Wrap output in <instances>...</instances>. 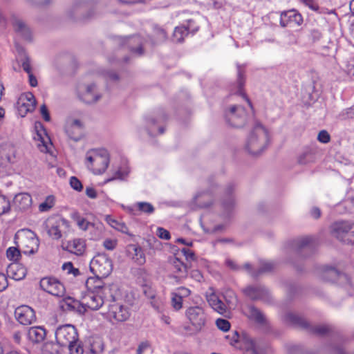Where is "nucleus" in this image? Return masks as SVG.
Wrapping results in <instances>:
<instances>
[{
  "mask_svg": "<svg viewBox=\"0 0 354 354\" xmlns=\"http://www.w3.org/2000/svg\"><path fill=\"white\" fill-rule=\"evenodd\" d=\"M269 141V133L267 129L257 122L246 139L245 148L250 154L258 156L267 148Z\"/></svg>",
  "mask_w": 354,
  "mask_h": 354,
  "instance_id": "obj_1",
  "label": "nucleus"
},
{
  "mask_svg": "<svg viewBox=\"0 0 354 354\" xmlns=\"http://www.w3.org/2000/svg\"><path fill=\"white\" fill-rule=\"evenodd\" d=\"M85 164L93 174H101L109 166V154L105 149H92L86 154Z\"/></svg>",
  "mask_w": 354,
  "mask_h": 354,
  "instance_id": "obj_2",
  "label": "nucleus"
},
{
  "mask_svg": "<svg viewBox=\"0 0 354 354\" xmlns=\"http://www.w3.org/2000/svg\"><path fill=\"white\" fill-rule=\"evenodd\" d=\"M107 308V311L104 313V315L113 324L126 322L131 317L130 308L126 305L117 302L113 296L111 301H109Z\"/></svg>",
  "mask_w": 354,
  "mask_h": 354,
  "instance_id": "obj_3",
  "label": "nucleus"
},
{
  "mask_svg": "<svg viewBox=\"0 0 354 354\" xmlns=\"http://www.w3.org/2000/svg\"><path fill=\"white\" fill-rule=\"evenodd\" d=\"M113 299L110 287L102 288L100 292H91L84 298L82 304L85 308L92 310H98L103 304H108Z\"/></svg>",
  "mask_w": 354,
  "mask_h": 354,
  "instance_id": "obj_4",
  "label": "nucleus"
},
{
  "mask_svg": "<svg viewBox=\"0 0 354 354\" xmlns=\"http://www.w3.org/2000/svg\"><path fill=\"white\" fill-rule=\"evenodd\" d=\"M223 297L225 302L215 293H212L207 297L209 305L214 310L221 315L227 313L229 309L234 308L237 301L236 297L232 291L227 292Z\"/></svg>",
  "mask_w": 354,
  "mask_h": 354,
  "instance_id": "obj_5",
  "label": "nucleus"
},
{
  "mask_svg": "<svg viewBox=\"0 0 354 354\" xmlns=\"http://www.w3.org/2000/svg\"><path fill=\"white\" fill-rule=\"evenodd\" d=\"M90 270L97 277H106L112 272V261L105 253L97 254L91 261Z\"/></svg>",
  "mask_w": 354,
  "mask_h": 354,
  "instance_id": "obj_6",
  "label": "nucleus"
},
{
  "mask_svg": "<svg viewBox=\"0 0 354 354\" xmlns=\"http://www.w3.org/2000/svg\"><path fill=\"white\" fill-rule=\"evenodd\" d=\"M19 247H21L23 252L26 254L35 253L39 245V241L36 234L31 230L24 229L16 234Z\"/></svg>",
  "mask_w": 354,
  "mask_h": 354,
  "instance_id": "obj_7",
  "label": "nucleus"
},
{
  "mask_svg": "<svg viewBox=\"0 0 354 354\" xmlns=\"http://www.w3.org/2000/svg\"><path fill=\"white\" fill-rule=\"evenodd\" d=\"M185 317L196 332H200L206 325L207 315L202 306H192L185 310Z\"/></svg>",
  "mask_w": 354,
  "mask_h": 354,
  "instance_id": "obj_8",
  "label": "nucleus"
},
{
  "mask_svg": "<svg viewBox=\"0 0 354 354\" xmlns=\"http://www.w3.org/2000/svg\"><path fill=\"white\" fill-rule=\"evenodd\" d=\"M68 227V221L58 216L48 217L42 224V228L55 240L61 239L63 229Z\"/></svg>",
  "mask_w": 354,
  "mask_h": 354,
  "instance_id": "obj_9",
  "label": "nucleus"
},
{
  "mask_svg": "<svg viewBox=\"0 0 354 354\" xmlns=\"http://www.w3.org/2000/svg\"><path fill=\"white\" fill-rule=\"evenodd\" d=\"M55 338L61 346H66L77 340V332L71 324L59 326L55 330Z\"/></svg>",
  "mask_w": 354,
  "mask_h": 354,
  "instance_id": "obj_10",
  "label": "nucleus"
},
{
  "mask_svg": "<svg viewBox=\"0 0 354 354\" xmlns=\"http://www.w3.org/2000/svg\"><path fill=\"white\" fill-rule=\"evenodd\" d=\"M225 116L227 122L232 127L239 128L246 123V112L240 105H232L225 111Z\"/></svg>",
  "mask_w": 354,
  "mask_h": 354,
  "instance_id": "obj_11",
  "label": "nucleus"
},
{
  "mask_svg": "<svg viewBox=\"0 0 354 354\" xmlns=\"http://www.w3.org/2000/svg\"><path fill=\"white\" fill-rule=\"evenodd\" d=\"M77 95L81 101L88 104L96 103L102 97V93L95 83L80 86Z\"/></svg>",
  "mask_w": 354,
  "mask_h": 354,
  "instance_id": "obj_12",
  "label": "nucleus"
},
{
  "mask_svg": "<svg viewBox=\"0 0 354 354\" xmlns=\"http://www.w3.org/2000/svg\"><path fill=\"white\" fill-rule=\"evenodd\" d=\"M39 286L43 290L55 297H62L66 292L64 284L55 277L42 278Z\"/></svg>",
  "mask_w": 354,
  "mask_h": 354,
  "instance_id": "obj_13",
  "label": "nucleus"
},
{
  "mask_svg": "<svg viewBox=\"0 0 354 354\" xmlns=\"http://www.w3.org/2000/svg\"><path fill=\"white\" fill-rule=\"evenodd\" d=\"M84 124L78 119L68 118L65 125L67 136L75 141L80 140L83 136Z\"/></svg>",
  "mask_w": 354,
  "mask_h": 354,
  "instance_id": "obj_14",
  "label": "nucleus"
},
{
  "mask_svg": "<svg viewBox=\"0 0 354 354\" xmlns=\"http://www.w3.org/2000/svg\"><path fill=\"white\" fill-rule=\"evenodd\" d=\"M16 319L22 325L27 326L34 323L36 316L34 310L28 306H21L15 310Z\"/></svg>",
  "mask_w": 354,
  "mask_h": 354,
  "instance_id": "obj_15",
  "label": "nucleus"
},
{
  "mask_svg": "<svg viewBox=\"0 0 354 354\" xmlns=\"http://www.w3.org/2000/svg\"><path fill=\"white\" fill-rule=\"evenodd\" d=\"M17 104L19 111L24 116L28 112L35 110L36 100L32 93H26L20 95Z\"/></svg>",
  "mask_w": 354,
  "mask_h": 354,
  "instance_id": "obj_16",
  "label": "nucleus"
},
{
  "mask_svg": "<svg viewBox=\"0 0 354 354\" xmlns=\"http://www.w3.org/2000/svg\"><path fill=\"white\" fill-rule=\"evenodd\" d=\"M17 150L14 145L10 142L0 146V165L6 166L12 164L16 160Z\"/></svg>",
  "mask_w": 354,
  "mask_h": 354,
  "instance_id": "obj_17",
  "label": "nucleus"
},
{
  "mask_svg": "<svg viewBox=\"0 0 354 354\" xmlns=\"http://www.w3.org/2000/svg\"><path fill=\"white\" fill-rule=\"evenodd\" d=\"M302 22V16L294 10L284 12L281 15L280 24L283 27L299 26Z\"/></svg>",
  "mask_w": 354,
  "mask_h": 354,
  "instance_id": "obj_18",
  "label": "nucleus"
},
{
  "mask_svg": "<svg viewBox=\"0 0 354 354\" xmlns=\"http://www.w3.org/2000/svg\"><path fill=\"white\" fill-rule=\"evenodd\" d=\"M349 225L350 223L347 221H339L333 223L330 227L331 234L339 241L346 243Z\"/></svg>",
  "mask_w": 354,
  "mask_h": 354,
  "instance_id": "obj_19",
  "label": "nucleus"
},
{
  "mask_svg": "<svg viewBox=\"0 0 354 354\" xmlns=\"http://www.w3.org/2000/svg\"><path fill=\"white\" fill-rule=\"evenodd\" d=\"M245 294L251 299L266 300L269 297L268 290L261 286H249L244 290Z\"/></svg>",
  "mask_w": 354,
  "mask_h": 354,
  "instance_id": "obj_20",
  "label": "nucleus"
},
{
  "mask_svg": "<svg viewBox=\"0 0 354 354\" xmlns=\"http://www.w3.org/2000/svg\"><path fill=\"white\" fill-rule=\"evenodd\" d=\"M234 189V185H230L225 192V198L221 202V206L223 209V216H228L232 212L235 202L232 196V191Z\"/></svg>",
  "mask_w": 354,
  "mask_h": 354,
  "instance_id": "obj_21",
  "label": "nucleus"
},
{
  "mask_svg": "<svg viewBox=\"0 0 354 354\" xmlns=\"http://www.w3.org/2000/svg\"><path fill=\"white\" fill-rule=\"evenodd\" d=\"M12 26L15 30L25 40L30 41L32 39V33L29 27L21 19L15 17L12 20Z\"/></svg>",
  "mask_w": 354,
  "mask_h": 354,
  "instance_id": "obj_22",
  "label": "nucleus"
},
{
  "mask_svg": "<svg viewBox=\"0 0 354 354\" xmlns=\"http://www.w3.org/2000/svg\"><path fill=\"white\" fill-rule=\"evenodd\" d=\"M127 253L137 264L142 265L145 263V256L140 246L136 244H129L127 247Z\"/></svg>",
  "mask_w": 354,
  "mask_h": 354,
  "instance_id": "obj_23",
  "label": "nucleus"
},
{
  "mask_svg": "<svg viewBox=\"0 0 354 354\" xmlns=\"http://www.w3.org/2000/svg\"><path fill=\"white\" fill-rule=\"evenodd\" d=\"M31 205L32 197L28 193H19L14 198L13 205L18 210H26L31 207Z\"/></svg>",
  "mask_w": 354,
  "mask_h": 354,
  "instance_id": "obj_24",
  "label": "nucleus"
},
{
  "mask_svg": "<svg viewBox=\"0 0 354 354\" xmlns=\"http://www.w3.org/2000/svg\"><path fill=\"white\" fill-rule=\"evenodd\" d=\"M122 44L128 45V47L129 48L131 52L136 53L139 55H142L143 43L140 36L137 35L133 37H124L122 38Z\"/></svg>",
  "mask_w": 354,
  "mask_h": 354,
  "instance_id": "obj_25",
  "label": "nucleus"
},
{
  "mask_svg": "<svg viewBox=\"0 0 354 354\" xmlns=\"http://www.w3.org/2000/svg\"><path fill=\"white\" fill-rule=\"evenodd\" d=\"M66 250L77 256L82 255L86 250V243L82 239H74L67 242Z\"/></svg>",
  "mask_w": 354,
  "mask_h": 354,
  "instance_id": "obj_26",
  "label": "nucleus"
},
{
  "mask_svg": "<svg viewBox=\"0 0 354 354\" xmlns=\"http://www.w3.org/2000/svg\"><path fill=\"white\" fill-rule=\"evenodd\" d=\"M245 84V76H244V71L241 68V67L238 65L237 66V87L236 90L234 92V95H237L241 97L243 100H245L248 105L252 109V103L250 100L247 97L245 93L243 92V87Z\"/></svg>",
  "mask_w": 354,
  "mask_h": 354,
  "instance_id": "obj_27",
  "label": "nucleus"
},
{
  "mask_svg": "<svg viewBox=\"0 0 354 354\" xmlns=\"http://www.w3.org/2000/svg\"><path fill=\"white\" fill-rule=\"evenodd\" d=\"M313 239L311 237H302L296 239L292 243V252L297 254L302 250L311 248Z\"/></svg>",
  "mask_w": 354,
  "mask_h": 354,
  "instance_id": "obj_28",
  "label": "nucleus"
},
{
  "mask_svg": "<svg viewBox=\"0 0 354 354\" xmlns=\"http://www.w3.org/2000/svg\"><path fill=\"white\" fill-rule=\"evenodd\" d=\"M317 151L314 148L306 147L298 156V162L300 165H307L315 161Z\"/></svg>",
  "mask_w": 354,
  "mask_h": 354,
  "instance_id": "obj_29",
  "label": "nucleus"
},
{
  "mask_svg": "<svg viewBox=\"0 0 354 354\" xmlns=\"http://www.w3.org/2000/svg\"><path fill=\"white\" fill-rule=\"evenodd\" d=\"M130 172L129 167L126 161H123L120 167L113 171V176L106 180V183L114 180H124Z\"/></svg>",
  "mask_w": 354,
  "mask_h": 354,
  "instance_id": "obj_30",
  "label": "nucleus"
},
{
  "mask_svg": "<svg viewBox=\"0 0 354 354\" xmlns=\"http://www.w3.org/2000/svg\"><path fill=\"white\" fill-rule=\"evenodd\" d=\"M244 354H262L261 349L251 337H244L242 340V348Z\"/></svg>",
  "mask_w": 354,
  "mask_h": 354,
  "instance_id": "obj_31",
  "label": "nucleus"
},
{
  "mask_svg": "<svg viewBox=\"0 0 354 354\" xmlns=\"http://www.w3.org/2000/svg\"><path fill=\"white\" fill-rule=\"evenodd\" d=\"M197 31V26H194V28H191L190 26L188 27H185V26H178L174 31V39L176 42H182L184 40L185 37L187 36L189 32L194 34Z\"/></svg>",
  "mask_w": 354,
  "mask_h": 354,
  "instance_id": "obj_32",
  "label": "nucleus"
},
{
  "mask_svg": "<svg viewBox=\"0 0 354 354\" xmlns=\"http://www.w3.org/2000/svg\"><path fill=\"white\" fill-rule=\"evenodd\" d=\"M7 272L8 274L16 281L21 280L26 276L25 268L16 263H12L9 265Z\"/></svg>",
  "mask_w": 354,
  "mask_h": 354,
  "instance_id": "obj_33",
  "label": "nucleus"
},
{
  "mask_svg": "<svg viewBox=\"0 0 354 354\" xmlns=\"http://www.w3.org/2000/svg\"><path fill=\"white\" fill-rule=\"evenodd\" d=\"M28 338L34 343L41 342L45 336V329L41 327H31L28 331Z\"/></svg>",
  "mask_w": 354,
  "mask_h": 354,
  "instance_id": "obj_34",
  "label": "nucleus"
},
{
  "mask_svg": "<svg viewBox=\"0 0 354 354\" xmlns=\"http://www.w3.org/2000/svg\"><path fill=\"white\" fill-rule=\"evenodd\" d=\"M88 231V236L91 240L99 241L104 236V227L101 223H93Z\"/></svg>",
  "mask_w": 354,
  "mask_h": 354,
  "instance_id": "obj_35",
  "label": "nucleus"
},
{
  "mask_svg": "<svg viewBox=\"0 0 354 354\" xmlns=\"http://www.w3.org/2000/svg\"><path fill=\"white\" fill-rule=\"evenodd\" d=\"M339 275V272L333 267L323 268L320 277L326 281H335Z\"/></svg>",
  "mask_w": 354,
  "mask_h": 354,
  "instance_id": "obj_36",
  "label": "nucleus"
},
{
  "mask_svg": "<svg viewBox=\"0 0 354 354\" xmlns=\"http://www.w3.org/2000/svg\"><path fill=\"white\" fill-rule=\"evenodd\" d=\"M106 222L115 230L120 231L124 234H130L128 227L124 222L118 221L109 215L105 216Z\"/></svg>",
  "mask_w": 354,
  "mask_h": 354,
  "instance_id": "obj_37",
  "label": "nucleus"
},
{
  "mask_svg": "<svg viewBox=\"0 0 354 354\" xmlns=\"http://www.w3.org/2000/svg\"><path fill=\"white\" fill-rule=\"evenodd\" d=\"M246 337L250 336L245 333L240 335L237 331H234L232 334L226 335L225 338L228 340L230 345L241 349L242 348V340Z\"/></svg>",
  "mask_w": 354,
  "mask_h": 354,
  "instance_id": "obj_38",
  "label": "nucleus"
},
{
  "mask_svg": "<svg viewBox=\"0 0 354 354\" xmlns=\"http://www.w3.org/2000/svg\"><path fill=\"white\" fill-rule=\"evenodd\" d=\"M102 277L89 278L87 279L86 286L91 292H100L102 288L109 287L104 286L102 281L100 279Z\"/></svg>",
  "mask_w": 354,
  "mask_h": 354,
  "instance_id": "obj_39",
  "label": "nucleus"
},
{
  "mask_svg": "<svg viewBox=\"0 0 354 354\" xmlns=\"http://www.w3.org/2000/svg\"><path fill=\"white\" fill-rule=\"evenodd\" d=\"M211 196L207 192H203L197 194L194 198V203L200 207H207L210 205Z\"/></svg>",
  "mask_w": 354,
  "mask_h": 354,
  "instance_id": "obj_40",
  "label": "nucleus"
},
{
  "mask_svg": "<svg viewBox=\"0 0 354 354\" xmlns=\"http://www.w3.org/2000/svg\"><path fill=\"white\" fill-rule=\"evenodd\" d=\"M286 320L290 324L300 326L304 328H308L309 324L303 317L297 314L289 313L286 315Z\"/></svg>",
  "mask_w": 354,
  "mask_h": 354,
  "instance_id": "obj_41",
  "label": "nucleus"
},
{
  "mask_svg": "<svg viewBox=\"0 0 354 354\" xmlns=\"http://www.w3.org/2000/svg\"><path fill=\"white\" fill-rule=\"evenodd\" d=\"M61 346L57 342H48L44 344L41 348L42 354H60Z\"/></svg>",
  "mask_w": 354,
  "mask_h": 354,
  "instance_id": "obj_42",
  "label": "nucleus"
},
{
  "mask_svg": "<svg viewBox=\"0 0 354 354\" xmlns=\"http://www.w3.org/2000/svg\"><path fill=\"white\" fill-rule=\"evenodd\" d=\"M160 122V119L156 120L149 118L147 120L148 133L149 136H156L164 133V128L162 127H156V124Z\"/></svg>",
  "mask_w": 354,
  "mask_h": 354,
  "instance_id": "obj_43",
  "label": "nucleus"
},
{
  "mask_svg": "<svg viewBox=\"0 0 354 354\" xmlns=\"http://www.w3.org/2000/svg\"><path fill=\"white\" fill-rule=\"evenodd\" d=\"M72 218L75 221L79 229L83 231H88L93 223L88 221L81 216L79 213L75 212L72 214Z\"/></svg>",
  "mask_w": 354,
  "mask_h": 354,
  "instance_id": "obj_44",
  "label": "nucleus"
},
{
  "mask_svg": "<svg viewBox=\"0 0 354 354\" xmlns=\"http://www.w3.org/2000/svg\"><path fill=\"white\" fill-rule=\"evenodd\" d=\"M171 264L174 272L180 276H183L187 273V266L178 258L174 257L171 260Z\"/></svg>",
  "mask_w": 354,
  "mask_h": 354,
  "instance_id": "obj_45",
  "label": "nucleus"
},
{
  "mask_svg": "<svg viewBox=\"0 0 354 354\" xmlns=\"http://www.w3.org/2000/svg\"><path fill=\"white\" fill-rule=\"evenodd\" d=\"M143 292L145 294V295L150 299L151 300V304L152 305V306L156 309V310H159L160 308V302L156 299V292H155V290L149 287V286H145L143 287Z\"/></svg>",
  "mask_w": 354,
  "mask_h": 354,
  "instance_id": "obj_46",
  "label": "nucleus"
},
{
  "mask_svg": "<svg viewBox=\"0 0 354 354\" xmlns=\"http://www.w3.org/2000/svg\"><path fill=\"white\" fill-rule=\"evenodd\" d=\"M248 316L258 323L264 322V317L262 313L253 306H250L248 308Z\"/></svg>",
  "mask_w": 354,
  "mask_h": 354,
  "instance_id": "obj_47",
  "label": "nucleus"
},
{
  "mask_svg": "<svg viewBox=\"0 0 354 354\" xmlns=\"http://www.w3.org/2000/svg\"><path fill=\"white\" fill-rule=\"evenodd\" d=\"M134 207L138 211L147 214L153 213L155 210L152 204L147 202H138L134 205Z\"/></svg>",
  "mask_w": 354,
  "mask_h": 354,
  "instance_id": "obj_48",
  "label": "nucleus"
},
{
  "mask_svg": "<svg viewBox=\"0 0 354 354\" xmlns=\"http://www.w3.org/2000/svg\"><path fill=\"white\" fill-rule=\"evenodd\" d=\"M337 118L341 120L354 119V105L342 110L339 113Z\"/></svg>",
  "mask_w": 354,
  "mask_h": 354,
  "instance_id": "obj_49",
  "label": "nucleus"
},
{
  "mask_svg": "<svg viewBox=\"0 0 354 354\" xmlns=\"http://www.w3.org/2000/svg\"><path fill=\"white\" fill-rule=\"evenodd\" d=\"M153 32L156 37V43L162 42L167 39V32L164 28L156 25L153 26Z\"/></svg>",
  "mask_w": 354,
  "mask_h": 354,
  "instance_id": "obj_50",
  "label": "nucleus"
},
{
  "mask_svg": "<svg viewBox=\"0 0 354 354\" xmlns=\"http://www.w3.org/2000/svg\"><path fill=\"white\" fill-rule=\"evenodd\" d=\"M54 205V197L53 196H48L46 200L39 205V209L40 212H48Z\"/></svg>",
  "mask_w": 354,
  "mask_h": 354,
  "instance_id": "obj_51",
  "label": "nucleus"
},
{
  "mask_svg": "<svg viewBox=\"0 0 354 354\" xmlns=\"http://www.w3.org/2000/svg\"><path fill=\"white\" fill-rule=\"evenodd\" d=\"M66 346L68 347L70 354H82L84 352L83 347L78 339Z\"/></svg>",
  "mask_w": 354,
  "mask_h": 354,
  "instance_id": "obj_52",
  "label": "nucleus"
},
{
  "mask_svg": "<svg viewBox=\"0 0 354 354\" xmlns=\"http://www.w3.org/2000/svg\"><path fill=\"white\" fill-rule=\"evenodd\" d=\"M10 204L9 200L3 195H0V215H2L10 210Z\"/></svg>",
  "mask_w": 354,
  "mask_h": 354,
  "instance_id": "obj_53",
  "label": "nucleus"
},
{
  "mask_svg": "<svg viewBox=\"0 0 354 354\" xmlns=\"http://www.w3.org/2000/svg\"><path fill=\"white\" fill-rule=\"evenodd\" d=\"M171 305L174 309L178 310L183 307V298L176 293H171Z\"/></svg>",
  "mask_w": 354,
  "mask_h": 354,
  "instance_id": "obj_54",
  "label": "nucleus"
},
{
  "mask_svg": "<svg viewBox=\"0 0 354 354\" xmlns=\"http://www.w3.org/2000/svg\"><path fill=\"white\" fill-rule=\"evenodd\" d=\"M6 255L8 259L16 261L20 256V252L15 247H10L6 251Z\"/></svg>",
  "mask_w": 354,
  "mask_h": 354,
  "instance_id": "obj_55",
  "label": "nucleus"
},
{
  "mask_svg": "<svg viewBox=\"0 0 354 354\" xmlns=\"http://www.w3.org/2000/svg\"><path fill=\"white\" fill-rule=\"evenodd\" d=\"M274 267V263L271 261H263L258 270V275L263 273L271 271Z\"/></svg>",
  "mask_w": 354,
  "mask_h": 354,
  "instance_id": "obj_56",
  "label": "nucleus"
},
{
  "mask_svg": "<svg viewBox=\"0 0 354 354\" xmlns=\"http://www.w3.org/2000/svg\"><path fill=\"white\" fill-rule=\"evenodd\" d=\"M118 245V241L115 239H106L102 243L103 247L107 250H113Z\"/></svg>",
  "mask_w": 354,
  "mask_h": 354,
  "instance_id": "obj_57",
  "label": "nucleus"
},
{
  "mask_svg": "<svg viewBox=\"0 0 354 354\" xmlns=\"http://www.w3.org/2000/svg\"><path fill=\"white\" fill-rule=\"evenodd\" d=\"M216 326L221 330L226 332L230 328V322L224 319H217L216 321Z\"/></svg>",
  "mask_w": 354,
  "mask_h": 354,
  "instance_id": "obj_58",
  "label": "nucleus"
},
{
  "mask_svg": "<svg viewBox=\"0 0 354 354\" xmlns=\"http://www.w3.org/2000/svg\"><path fill=\"white\" fill-rule=\"evenodd\" d=\"M151 348V344L149 341L145 340L141 342L137 348L136 354H144V353Z\"/></svg>",
  "mask_w": 354,
  "mask_h": 354,
  "instance_id": "obj_59",
  "label": "nucleus"
},
{
  "mask_svg": "<svg viewBox=\"0 0 354 354\" xmlns=\"http://www.w3.org/2000/svg\"><path fill=\"white\" fill-rule=\"evenodd\" d=\"M300 3H303L305 6L309 8L313 11L319 10V5L315 0H299Z\"/></svg>",
  "mask_w": 354,
  "mask_h": 354,
  "instance_id": "obj_60",
  "label": "nucleus"
},
{
  "mask_svg": "<svg viewBox=\"0 0 354 354\" xmlns=\"http://www.w3.org/2000/svg\"><path fill=\"white\" fill-rule=\"evenodd\" d=\"M156 235L160 239H162L164 240H169L171 238L169 232L168 230H165V228L160 227L157 228Z\"/></svg>",
  "mask_w": 354,
  "mask_h": 354,
  "instance_id": "obj_61",
  "label": "nucleus"
},
{
  "mask_svg": "<svg viewBox=\"0 0 354 354\" xmlns=\"http://www.w3.org/2000/svg\"><path fill=\"white\" fill-rule=\"evenodd\" d=\"M345 71L348 75L354 77V57L347 61Z\"/></svg>",
  "mask_w": 354,
  "mask_h": 354,
  "instance_id": "obj_62",
  "label": "nucleus"
},
{
  "mask_svg": "<svg viewBox=\"0 0 354 354\" xmlns=\"http://www.w3.org/2000/svg\"><path fill=\"white\" fill-rule=\"evenodd\" d=\"M70 185L72 188H73L75 190H77V191H81L83 188L82 184L80 182V180L75 176H72L71 178Z\"/></svg>",
  "mask_w": 354,
  "mask_h": 354,
  "instance_id": "obj_63",
  "label": "nucleus"
},
{
  "mask_svg": "<svg viewBox=\"0 0 354 354\" xmlns=\"http://www.w3.org/2000/svg\"><path fill=\"white\" fill-rule=\"evenodd\" d=\"M345 243L354 244V224L350 223L349 231L347 233V238Z\"/></svg>",
  "mask_w": 354,
  "mask_h": 354,
  "instance_id": "obj_64",
  "label": "nucleus"
}]
</instances>
